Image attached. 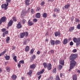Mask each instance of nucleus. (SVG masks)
<instances>
[{
  "instance_id": "obj_1",
  "label": "nucleus",
  "mask_w": 80,
  "mask_h": 80,
  "mask_svg": "<svg viewBox=\"0 0 80 80\" xmlns=\"http://www.w3.org/2000/svg\"><path fill=\"white\" fill-rule=\"evenodd\" d=\"M77 54H72L70 56L69 58L71 60L70 62L71 63L70 64V68L69 70V71H71L73 67H75V65L77 64V62H75V59L77 58Z\"/></svg>"
},
{
  "instance_id": "obj_2",
  "label": "nucleus",
  "mask_w": 80,
  "mask_h": 80,
  "mask_svg": "<svg viewBox=\"0 0 80 80\" xmlns=\"http://www.w3.org/2000/svg\"><path fill=\"white\" fill-rule=\"evenodd\" d=\"M73 40L74 43H76V46L78 47L80 45V38L77 39L76 38H74Z\"/></svg>"
},
{
  "instance_id": "obj_3",
  "label": "nucleus",
  "mask_w": 80,
  "mask_h": 80,
  "mask_svg": "<svg viewBox=\"0 0 80 80\" xmlns=\"http://www.w3.org/2000/svg\"><path fill=\"white\" fill-rule=\"evenodd\" d=\"M6 3L4 4V9L5 10H7L8 6V3L11 2V0H6Z\"/></svg>"
},
{
  "instance_id": "obj_4",
  "label": "nucleus",
  "mask_w": 80,
  "mask_h": 80,
  "mask_svg": "<svg viewBox=\"0 0 80 80\" xmlns=\"http://www.w3.org/2000/svg\"><path fill=\"white\" fill-rule=\"evenodd\" d=\"M47 68L48 70H50L52 69V64L51 63H48L47 65Z\"/></svg>"
},
{
  "instance_id": "obj_5",
  "label": "nucleus",
  "mask_w": 80,
  "mask_h": 80,
  "mask_svg": "<svg viewBox=\"0 0 80 80\" xmlns=\"http://www.w3.org/2000/svg\"><path fill=\"white\" fill-rule=\"evenodd\" d=\"M12 24H13V21L11 20L8 24V27H11V26L12 25Z\"/></svg>"
},
{
  "instance_id": "obj_6",
  "label": "nucleus",
  "mask_w": 80,
  "mask_h": 80,
  "mask_svg": "<svg viewBox=\"0 0 80 80\" xmlns=\"http://www.w3.org/2000/svg\"><path fill=\"white\" fill-rule=\"evenodd\" d=\"M55 36L56 37H58V36H60V31L56 32L54 33Z\"/></svg>"
},
{
  "instance_id": "obj_7",
  "label": "nucleus",
  "mask_w": 80,
  "mask_h": 80,
  "mask_svg": "<svg viewBox=\"0 0 80 80\" xmlns=\"http://www.w3.org/2000/svg\"><path fill=\"white\" fill-rule=\"evenodd\" d=\"M25 35V32H22L20 34V38H23L24 37Z\"/></svg>"
},
{
  "instance_id": "obj_8",
  "label": "nucleus",
  "mask_w": 80,
  "mask_h": 80,
  "mask_svg": "<svg viewBox=\"0 0 80 80\" xmlns=\"http://www.w3.org/2000/svg\"><path fill=\"white\" fill-rule=\"evenodd\" d=\"M1 20L2 21V22H6V17H3L1 18Z\"/></svg>"
},
{
  "instance_id": "obj_9",
  "label": "nucleus",
  "mask_w": 80,
  "mask_h": 80,
  "mask_svg": "<svg viewBox=\"0 0 80 80\" xmlns=\"http://www.w3.org/2000/svg\"><path fill=\"white\" fill-rule=\"evenodd\" d=\"M25 15V10H23L21 12V16L22 17H23Z\"/></svg>"
},
{
  "instance_id": "obj_10",
  "label": "nucleus",
  "mask_w": 80,
  "mask_h": 80,
  "mask_svg": "<svg viewBox=\"0 0 80 80\" xmlns=\"http://www.w3.org/2000/svg\"><path fill=\"white\" fill-rule=\"evenodd\" d=\"M61 43V42L59 40H57L55 41V44L56 45H59Z\"/></svg>"
},
{
  "instance_id": "obj_11",
  "label": "nucleus",
  "mask_w": 80,
  "mask_h": 80,
  "mask_svg": "<svg viewBox=\"0 0 80 80\" xmlns=\"http://www.w3.org/2000/svg\"><path fill=\"white\" fill-rule=\"evenodd\" d=\"M67 43H68V40L66 38L64 39L63 41V44L65 45V44H67Z\"/></svg>"
},
{
  "instance_id": "obj_12",
  "label": "nucleus",
  "mask_w": 80,
  "mask_h": 80,
  "mask_svg": "<svg viewBox=\"0 0 80 80\" xmlns=\"http://www.w3.org/2000/svg\"><path fill=\"white\" fill-rule=\"evenodd\" d=\"M6 70L8 72H10V68L8 66H7L6 68Z\"/></svg>"
},
{
  "instance_id": "obj_13",
  "label": "nucleus",
  "mask_w": 80,
  "mask_h": 80,
  "mask_svg": "<svg viewBox=\"0 0 80 80\" xmlns=\"http://www.w3.org/2000/svg\"><path fill=\"white\" fill-rule=\"evenodd\" d=\"M28 24L29 26H32L33 24V22H30V20H29L28 22Z\"/></svg>"
},
{
  "instance_id": "obj_14",
  "label": "nucleus",
  "mask_w": 80,
  "mask_h": 80,
  "mask_svg": "<svg viewBox=\"0 0 80 80\" xmlns=\"http://www.w3.org/2000/svg\"><path fill=\"white\" fill-rule=\"evenodd\" d=\"M50 43L52 45H55V42L54 40H51L50 41Z\"/></svg>"
},
{
  "instance_id": "obj_15",
  "label": "nucleus",
  "mask_w": 80,
  "mask_h": 80,
  "mask_svg": "<svg viewBox=\"0 0 80 80\" xmlns=\"http://www.w3.org/2000/svg\"><path fill=\"white\" fill-rule=\"evenodd\" d=\"M36 17L38 18H40V13H37L36 15Z\"/></svg>"
},
{
  "instance_id": "obj_16",
  "label": "nucleus",
  "mask_w": 80,
  "mask_h": 80,
  "mask_svg": "<svg viewBox=\"0 0 80 80\" xmlns=\"http://www.w3.org/2000/svg\"><path fill=\"white\" fill-rule=\"evenodd\" d=\"M30 0H26L25 1V4L26 5H29L30 3Z\"/></svg>"
},
{
  "instance_id": "obj_17",
  "label": "nucleus",
  "mask_w": 80,
  "mask_h": 80,
  "mask_svg": "<svg viewBox=\"0 0 80 80\" xmlns=\"http://www.w3.org/2000/svg\"><path fill=\"white\" fill-rule=\"evenodd\" d=\"M6 52H7V49L5 50L3 52L0 53V57L1 56H2V55H4V54H5V53Z\"/></svg>"
},
{
  "instance_id": "obj_18",
  "label": "nucleus",
  "mask_w": 80,
  "mask_h": 80,
  "mask_svg": "<svg viewBox=\"0 0 80 80\" xmlns=\"http://www.w3.org/2000/svg\"><path fill=\"white\" fill-rule=\"evenodd\" d=\"M36 67V66H35V65L34 64H33L32 65H31L30 66V68H35V67Z\"/></svg>"
},
{
  "instance_id": "obj_19",
  "label": "nucleus",
  "mask_w": 80,
  "mask_h": 80,
  "mask_svg": "<svg viewBox=\"0 0 80 80\" xmlns=\"http://www.w3.org/2000/svg\"><path fill=\"white\" fill-rule=\"evenodd\" d=\"M59 63L60 64H61L62 65H64V60H62L60 61Z\"/></svg>"
},
{
  "instance_id": "obj_20",
  "label": "nucleus",
  "mask_w": 80,
  "mask_h": 80,
  "mask_svg": "<svg viewBox=\"0 0 80 80\" xmlns=\"http://www.w3.org/2000/svg\"><path fill=\"white\" fill-rule=\"evenodd\" d=\"M74 27H71L69 28V31L71 32H73V30H74Z\"/></svg>"
},
{
  "instance_id": "obj_21",
  "label": "nucleus",
  "mask_w": 80,
  "mask_h": 80,
  "mask_svg": "<svg viewBox=\"0 0 80 80\" xmlns=\"http://www.w3.org/2000/svg\"><path fill=\"white\" fill-rule=\"evenodd\" d=\"M17 27L18 28H22V25L20 24V23H19L17 24Z\"/></svg>"
},
{
  "instance_id": "obj_22",
  "label": "nucleus",
  "mask_w": 80,
  "mask_h": 80,
  "mask_svg": "<svg viewBox=\"0 0 80 80\" xmlns=\"http://www.w3.org/2000/svg\"><path fill=\"white\" fill-rule=\"evenodd\" d=\"M77 75L75 74L73 75V80H77Z\"/></svg>"
},
{
  "instance_id": "obj_23",
  "label": "nucleus",
  "mask_w": 80,
  "mask_h": 80,
  "mask_svg": "<svg viewBox=\"0 0 80 80\" xmlns=\"http://www.w3.org/2000/svg\"><path fill=\"white\" fill-rule=\"evenodd\" d=\"M36 57V56H35V55H33L32 56L31 58V60L32 61H33V60H34V59Z\"/></svg>"
},
{
  "instance_id": "obj_24",
  "label": "nucleus",
  "mask_w": 80,
  "mask_h": 80,
  "mask_svg": "<svg viewBox=\"0 0 80 80\" xmlns=\"http://www.w3.org/2000/svg\"><path fill=\"white\" fill-rule=\"evenodd\" d=\"M30 48L29 47V46H26L25 48V50L26 52H28L29 50V49Z\"/></svg>"
},
{
  "instance_id": "obj_25",
  "label": "nucleus",
  "mask_w": 80,
  "mask_h": 80,
  "mask_svg": "<svg viewBox=\"0 0 80 80\" xmlns=\"http://www.w3.org/2000/svg\"><path fill=\"white\" fill-rule=\"evenodd\" d=\"M12 78L13 80H15L17 78V76L16 75H13L12 76Z\"/></svg>"
},
{
  "instance_id": "obj_26",
  "label": "nucleus",
  "mask_w": 80,
  "mask_h": 80,
  "mask_svg": "<svg viewBox=\"0 0 80 80\" xmlns=\"http://www.w3.org/2000/svg\"><path fill=\"white\" fill-rule=\"evenodd\" d=\"M43 65L45 68H46L47 67V64L46 62H44L43 64Z\"/></svg>"
},
{
  "instance_id": "obj_27",
  "label": "nucleus",
  "mask_w": 80,
  "mask_h": 80,
  "mask_svg": "<svg viewBox=\"0 0 80 80\" xmlns=\"http://www.w3.org/2000/svg\"><path fill=\"white\" fill-rule=\"evenodd\" d=\"M6 58V60H8L9 59H10V56L6 55V56L5 57Z\"/></svg>"
},
{
  "instance_id": "obj_28",
  "label": "nucleus",
  "mask_w": 80,
  "mask_h": 80,
  "mask_svg": "<svg viewBox=\"0 0 80 80\" xmlns=\"http://www.w3.org/2000/svg\"><path fill=\"white\" fill-rule=\"evenodd\" d=\"M54 12H58H58H60V10L58 9H54Z\"/></svg>"
},
{
  "instance_id": "obj_29",
  "label": "nucleus",
  "mask_w": 80,
  "mask_h": 80,
  "mask_svg": "<svg viewBox=\"0 0 80 80\" xmlns=\"http://www.w3.org/2000/svg\"><path fill=\"white\" fill-rule=\"evenodd\" d=\"M13 59L14 60L15 62H17V56H15L13 58Z\"/></svg>"
},
{
  "instance_id": "obj_30",
  "label": "nucleus",
  "mask_w": 80,
  "mask_h": 80,
  "mask_svg": "<svg viewBox=\"0 0 80 80\" xmlns=\"http://www.w3.org/2000/svg\"><path fill=\"white\" fill-rule=\"evenodd\" d=\"M70 7V5L67 4V5L65 6L64 8H66V9H68V7Z\"/></svg>"
},
{
  "instance_id": "obj_31",
  "label": "nucleus",
  "mask_w": 80,
  "mask_h": 80,
  "mask_svg": "<svg viewBox=\"0 0 80 80\" xmlns=\"http://www.w3.org/2000/svg\"><path fill=\"white\" fill-rule=\"evenodd\" d=\"M9 40H10V37H8L6 40V43H8V42H9Z\"/></svg>"
},
{
  "instance_id": "obj_32",
  "label": "nucleus",
  "mask_w": 80,
  "mask_h": 80,
  "mask_svg": "<svg viewBox=\"0 0 80 80\" xmlns=\"http://www.w3.org/2000/svg\"><path fill=\"white\" fill-rule=\"evenodd\" d=\"M31 13L32 14H33V13H35V10H33V9H32L31 10Z\"/></svg>"
},
{
  "instance_id": "obj_33",
  "label": "nucleus",
  "mask_w": 80,
  "mask_h": 80,
  "mask_svg": "<svg viewBox=\"0 0 80 80\" xmlns=\"http://www.w3.org/2000/svg\"><path fill=\"white\" fill-rule=\"evenodd\" d=\"M32 71L30 70H29V72L28 73V75H30L32 73Z\"/></svg>"
},
{
  "instance_id": "obj_34",
  "label": "nucleus",
  "mask_w": 80,
  "mask_h": 80,
  "mask_svg": "<svg viewBox=\"0 0 80 80\" xmlns=\"http://www.w3.org/2000/svg\"><path fill=\"white\" fill-rule=\"evenodd\" d=\"M52 72L53 73H56V72H57V69L56 68H55L53 69Z\"/></svg>"
},
{
  "instance_id": "obj_35",
  "label": "nucleus",
  "mask_w": 80,
  "mask_h": 80,
  "mask_svg": "<svg viewBox=\"0 0 80 80\" xmlns=\"http://www.w3.org/2000/svg\"><path fill=\"white\" fill-rule=\"evenodd\" d=\"M30 8H28V9L26 11V12L27 13H28L29 12H30Z\"/></svg>"
},
{
  "instance_id": "obj_36",
  "label": "nucleus",
  "mask_w": 80,
  "mask_h": 80,
  "mask_svg": "<svg viewBox=\"0 0 80 80\" xmlns=\"http://www.w3.org/2000/svg\"><path fill=\"white\" fill-rule=\"evenodd\" d=\"M19 62L21 64V63H22V64H23V63H24V61L23 60L20 61Z\"/></svg>"
},
{
  "instance_id": "obj_37",
  "label": "nucleus",
  "mask_w": 80,
  "mask_h": 80,
  "mask_svg": "<svg viewBox=\"0 0 80 80\" xmlns=\"http://www.w3.org/2000/svg\"><path fill=\"white\" fill-rule=\"evenodd\" d=\"M47 16V13H44L43 15H42V16L43 17H46Z\"/></svg>"
},
{
  "instance_id": "obj_38",
  "label": "nucleus",
  "mask_w": 80,
  "mask_h": 80,
  "mask_svg": "<svg viewBox=\"0 0 80 80\" xmlns=\"http://www.w3.org/2000/svg\"><path fill=\"white\" fill-rule=\"evenodd\" d=\"M56 80H60V78H59V77L58 76H56Z\"/></svg>"
},
{
  "instance_id": "obj_39",
  "label": "nucleus",
  "mask_w": 80,
  "mask_h": 80,
  "mask_svg": "<svg viewBox=\"0 0 80 80\" xmlns=\"http://www.w3.org/2000/svg\"><path fill=\"white\" fill-rule=\"evenodd\" d=\"M75 22H77V23H78V22H80V20H79L78 18H76L75 19Z\"/></svg>"
},
{
  "instance_id": "obj_40",
  "label": "nucleus",
  "mask_w": 80,
  "mask_h": 80,
  "mask_svg": "<svg viewBox=\"0 0 80 80\" xmlns=\"http://www.w3.org/2000/svg\"><path fill=\"white\" fill-rule=\"evenodd\" d=\"M62 67H63L61 65H59V70H61L62 68Z\"/></svg>"
},
{
  "instance_id": "obj_41",
  "label": "nucleus",
  "mask_w": 80,
  "mask_h": 80,
  "mask_svg": "<svg viewBox=\"0 0 80 80\" xmlns=\"http://www.w3.org/2000/svg\"><path fill=\"white\" fill-rule=\"evenodd\" d=\"M21 64L19 62L18 64V68H20L21 67Z\"/></svg>"
},
{
  "instance_id": "obj_42",
  "label": "nucleus",
  "mask_w": 80,
  "mask_h": 80,
  "mask_svg": "<svg viewBox=\"0 0 80 80\" xmlns=\"http://www.w3.org/2000/svg\"><path fill=\"white\" fill-rule=\"evenodd\" d=\"M77 28H78V29H80V24H78L77 25Z\"/></svg>"
},
{
  "instance_id": "obj_43",
  "label": "nucleus",
  "mask_w": 80,
  "mask_h": 80,
  "mask_svg": "<svg viewBox=\"0 0 80 80\" xmlns=\"http://www.w3.org/2000/svg\"><path fill=\"white\" fill-rule=\"evenodd\" d=\"M40 72V73L42 74L43 72H44V69H42Z\"/></svg>"
},
{
  "instance_id": "obj_44",
  "label": "nucleus",
  "mask_w": 80,
  "mask_h": 80,
  "mask_svg": "<svg viewBox=\"0 0 80 80\" xmlns=\"http://www.w3.org/2000/svg\"><path fill=\"white\" fill-rule=\"evenodd\" d=\"M37 10L38 11V12H39V11H40V7H38Z\"/></svg>"
},
{
  "instance_id": "obj_45",
  "label": "nucleus",
  "mask_w": 80,
  "mask_h": 80,
  "mask_svg": "<svg viewBox=\"0 0 80 80\" xmlns=\"http://www.w3.org/2000/svg\"><path fill=\"white\" fill-rule=\"evenodd\" d=\"M44 4H45L44 2H42L41 3V6H43V5H44Z\"/></svg>"
},
{
  "instance_id": "obj_46",
  "label": "nucleus",
  "mask_w": 80,
  "mask_h": 80,
  "mask_svg": "<svg viewBox=\"0 0 80 80\" xmlns=\"http://www.w3.org/2000/svg\"><path fill=\"white\" fill-rule=\"evenodd\" d=\"M13 20L14 22H17V18H15V17H13Z\"/></svg>"
},
{
  "instance_id": "obj_47",
  "label": "nucleus",
  "mask_w": 80,
  "mask_h": 80,
  "mask_svg": "<svg viewBox=\"0 0 80 80\" xmlns=\"http://www.w3.org/2000/svg\"><path fill=\"white\" fill-rule=\"evenodd\" d=\"M73 45V43L72 41H71L70 42V46H72V45Z\"/></svg>"
},
{
  "instance_id": "obj_48",
  "label": "nucleus",
  "mask_w": 80,
  "mask_h": 80,
  "mask_svg": "<svg viewBox=\"0 0 80 80\" xmlns=\"http://www.w3.org/2000/svg\"><path fill=\"white\" fill-rule=\"evenodd\" d=\"M33 22H37V20L36 18H34L33 19Z\"/></svg>"
},
{
  "instance_id": "obj_49",
  "label": "nucleus",
  "mask_w": 80,
  "mask_h": 80,
  "mask_svg": "<svg viewBox=\"0 0 80 80\" xmlns=\"http://www.w3.org/2000/svg\"><path fill=\"white\" fill-rule=\"evenodd\" d=\"M2 32H5V31H6V29L5 28L2 29Z\"/></svg>"
},
{
  "instance_id": "obj_50",
  "label": "nucleus",
  "mask_w": 80,
  "mask_h": 80,
  "mask_svg": "<svg viewBox=\"0 0 80 80\" xmlns=\"http://www.w3.org/2000/svg\"><path fill=\"white\" fill-rule=\"evenodd\" d=\"M77 49H74L72 51V52H73V53H75V52H77Z\"/></svg>"
},
{
  "instance_id": "obj_51",
  "label": "nucleus",
  "mask_w": 80,
  "mask_h": 80,
  "mask_svg": "<svg viewBox=\"0 0 80 80\" xmlns=\"http://www.w3.org/2000/svg\"><path fill=\"white\" fill-rule=\"evenodd\" d=\"M22 21L23 23H25V22H26V20H25V19H23L22 20Z\"/></svg>"
},
{
  "instance_id": "obj_52",
  "label": "nucleus",
  "mask_w": 80,
  "mask_h": 80,
  "mask_svg": "<svg viewBox=\"0 0 80 80\" xmlns=\"http://www.w3.org/2000/svg\"><path fill=\"white\" fill-rule=\"evenodd\" d=\"M25 35H26V37L28 35V32H25Z\"/></svg>"
},
{
  "instance_id": "obj_53",
  "label": "nucleus",
  "mask_w": 80,
  "mask_h": 80,
  "mask_svg": "<svg viewBox=\"0 0 80 80\" xmlns=\"http://www.w3.org/2000/svg\"><path fill=\"white\" fill-rule=\"evenodd\" d=\"M33 52H34V50L32 49L30 51L31 53H33Z\"/></svg>"
},
{
  "instance_id": "obj_54",
  "label": "nucleus",
  "mask_w": 80,
  "mask_h": 80,
  "mask_svg": "<svg viewBox=\"0 0 80 80\" xmlns=\"http://www.w3.org/2000/svg\"><path fill=\"white\" fill-rule=\"evenodd\" d=\"M50 52L51 53H54V51L53 50H51L50 51Z\"/></svg>"
},
{
  "instance_id": "obj_55",
  "label": "nucleus",
  "mask_w": 80,
  "mask_h": 80,
  "mask_svg": "<svg viewBox=\"0 0 80 80\" xmlns=\"http://www.w3.org/2000/svg\"><path fill=\"white\" fill-rule=\"evenodd\" d=\"M74 18L73 16H72V17L71 18V21H73V20Z\"/></svg>"
},
{
  "instance_id": "obj_56",
  "label": "nucleus",
  "mask_w": 80,
  "mask_h": 80,
  "mask_svg": "<svg viewBox=\"0 0 80 80\" xmlns=\"http://www.w3.org/2000/svg\"><path fill=\"white\" fill-rule=\"evenodd\" d=\"M37 54H38V55H40V52L38 51V52H37Z\"/></svg>"
},
{
  "instance_id": "obj_57",
  "label": "nucleus",
  "mask_w": 80,
  "mask_h": 80,
  "mask_svg": "<svg viewBox=\"0 0 80 80\" xmlns=\"http://www.w3.org/2000/svg\"><path fill=\"white\" fill-rule=\"evenodd\" d=\"M4 7H5V5H4V4H2L1 6L2 8H4Z\"/></svg>"
},
{
  "instance_id": "obj_58",
  "label": "nucleus",
  "mask_w": 80,
  "mask_h": 80,
  "mask_svg": "<svg viewBox=\"0 0 80 80\" xmlns=\"http://www.w3.org/2000/svg\"><path fill=\"white\" fill-rule=\"evenodd\" d=\"M41 77H42V76H41V75L39 76L38 77V80H40V78H41Z\"/></svg>"
},
{
  "instance_id": "obj_59",
  "label": "nucleus",
  "mask_w": 80,
  "mask_h": 80,
  "mask_svg": "<svg viewBox=\"0 0 80 80\" xmlns=\"http://www.w3.org/2000/svg\"><path fill=\"white\" fill-rule=\"evenodd\" d=\"M23 45H27V41H24L23 43Z\"/></svg>"
},
{
  "instance_id": "obj_60",
  "label": "nucleus",
  "mask_w": 80,
  "mask_h": 80,
  "mask_svg": "<svg viewBox=\"0 0 80 80\" xmlns=\"http://www.w3.org/2000/svg\"><path fill=\"white\" fill-rule=\"evenodd\" d=\"M49 78V79H50V80H52L53 79V77H50Z\"/></svg>"
},
{
  "instance_id": "obj_61",
  "label": "nucleus",
  "mask_w": 80,
  "mask_h": 80,
  "mask_svg": "<svg viewBox=\"0 0 80 80\" xmlns=\"http://www.w3.org/2000/svg\"><path fill=\"white\" fill-rule=\"evenodd\" d=\"M6 34H5V32H3V37H5V35H6Z\"/></svg>"
},
{
  "instance_id": "obj_62",
  "label": "nucleus",
  "mask_w": 80,
  "mask_h": 80,
  "mask_svg": "<svg viewBox=\"0 0 80 80\" xmlns=\"http://www.w3.org/2000/svg\"><path fill=\"white\" fill-rule=\"evenodd\" d=\"M37 74L38 75H40V74H41L40 73V72H39L37 73Z\"/></svg>"
},
{
  "instance_id": "obj_63",
  "label": "nucleus",
  "mask_w": 80,
  "mask_h": 80,
  "mask_svg": "<svg viewBox=\"0 0 80 80\" xmlns=\"http://www.w3.org/2000/svg\"><path fill=\"white\" fill-rule=\"evenodd\" d=\"M2 22H3V21L1 20V19L0 20V25H1L2 23Z\"/></svg>"
},
{
  "instance_id": "obj_64",
  "label": "nucleus",
  "mask_w": 80,
  "mask_h": 80,
  "mask_svg": "<svg viewBox=\"0 0 80 80\" xmlns=\"http://www.w3.org/2000/svg\"><path fill=\"white\" fill-rule=\"evenodd\" d=\"M8 31H6L4 33H5L7 34H8Z\"/></svg>"
}]
</instances>
